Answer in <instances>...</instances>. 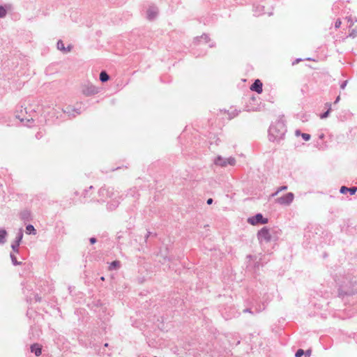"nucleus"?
<instances>
[{
	"mask_svg": "<svg viewBox=\"0 0 357 357\" xmlns=\"http://www.w3.org/2000/svg\"><path fill=\"white\" fill-rule=\"evenodd\" d=\"M258 240L261 242L268 243L271 240V234L270 231L266 227H263L261 230H259L257 233Z\"/></svg>",
	"mask_w": 357,
	"mask_h": 357,
	"instance_id": "obj_4",
	"label": "nucleus"
},
{
	"mask_svg": "<svg viewBox=\"0 0 357 357\" xmlns=\"http://www.w3.org/2000/svg\"><path fill=\"white\" fill-rule=\"evenodd\" d=\"M158 15V8L155 6H150L146 10L147 19L149 20H155Z\"/></svg>",
	"mask_w": 357,
	"mask_h": 357,
	"instance_id": "obj_7",
	"label": "nucleus"
},
{
	"mask_svg": "<svg viewBox=\"0 0 357 357\" xmlns=\"http://www.w3.org/2000/svg\"><path fill=\"white\" fill-rule=\"evenodd\" d=\"M306 356L310 357L311 355V350L308 349L305 352H304Z\"/></svg>",
	"mask_w": 357,
	"mask_h": 357,
	"instance_id": "obj_28",
	"label": "nucleus"
},
{
	"mask_svg": "<svg viewBox=\"0 0 357 357\" xmlns=\"http://www.w3.org/2000/svg\"><path fill=\"white\" fill-rule=\"evenodd\" d=\"M330 109H328L326 112H324L323 114H321V119L327 118L328 116V115H329Z\"/></svg>",
	"mask_w": 357,
	"mask_h": 357,
	"instance_id": "obj_26",
	"label": "nucleus"
},
{
	"mask_svg": "<svg viewBox=\"0 0 357 357\" xmlns=\"http://www.w3.org/2000/svg\"><path fill=\"white\" fill-rule=\"evenodd\" d=\"M7 235V232L5 229H0V243H5V238Z\"/></svg>",
	"mask_w": 357,
	"mask_h": 357,
	"instance_id": "obj_15",
	"label": "nucleus"
},
{
	"mask_svg": "<svg viewBox=\"0 0 357 357\" xmlns=\"http://www.w3.org/2000/svg\"><path fill=\"white\" fill-rule=\"evenodd\" d=\"M6 15V8L2 6H0V18H2V17H4Z\"/></svg>",
	"mask_w": 357,
	"mask_h": 357,
	"instance_id": "obj_17",
	"label": "nucleus"
},
{
	"mask_svg": "<svg viewBox=\"0 0 357 357\" xmlns=\"http://www.w3.org/2000/svg\"><path fill=\"white\" fill-rule=\"evenodd\" d=\"M337 284L340 286V292L342 294H352L354 291L352 290L353 283L351 281L347 280H338L337 281Z\"/></svg>",
	"mask_w": 357,
	"mask_h": 357,
	"instance_id": "obj_2",
	"label": "nucleus"
},
{
	"mask_svg": "<svg viewBox=\"0 0 357 357\" xmlns=\"http://www.w3.org/2000/svg\"><path fill=\"white\" fill-rule=\"evenodd\" d=\"M22 237H23V234H22V230H20V231H19L18 236H17V238H16L15 241H16L17 243H20V242H21V241H22Z\"/></svg>",
	"mask_w": 357,
	"mask_h": 357,
	"instance_id": "obj_19",
	"label": "nucleus"
},
{
	"mask_svg": "<svg viewBox=\"0 0 357 357\" xmlns=\"http://www.w3.org/2000/svg\"><path fill=\"white\" fill-rule=\"evenodd\" d=\"M304 354V351L303 349H298L296 354H295V356L296 357H301Z\"/></svg>",
	"mask_w": 357,
	"mask_h": 357,
	"instance_id": "obj_24",
	"label": "nucleus"
},
{
	"mask_svg": "<svg viewBox=\"0 0 357 357\" xmlns=\"http://www.w3.org/2000/svg\"><path fill=\"white\" fill-rule=\"evenodd\" d=\"M10 256V258H11V260H12V262H13V264L14 265H18V264H20V262H18V261H17V259H16V257L15 256V255H13V254H12V253H11Z\"/></svg>",
	"mask_w": 357,
	"mask_h": 357,
	"instance_id": "obj_20",
	"label": "nucleus"
},
{
	"mask_svg": "<svg viewBox=\"0 0 357 357\" xmlns=\"http://www.w3.org/2000/svg\"><path fill=\"white\" fill-rule=\"evenodd\" d=\"M244 312H250V310L249 309H245L243 310Z\"/></svg>",
	"mask_w": 357,
	"mask_h": 357,
	"instance_id": "obj_35",
	"label": "nucleus"
},
{
	"mask_svg": "<svg viewBox=\"0 0 357 357\" xmlns=\"http://www.w3.org/2000/svg\"><path fill=\"white\" fill-rule=\"evenodd\" d=\"M29 212L25 211L21 213V217L22 219H27L29 217Z\"/></svg>",
	"mask_w": 357,
	"mask_h": 357,
	"instance_id": "obj_22",
	"label": "nucleus"
},
{
	"mask_svg": "<svg viewBox=\"0 0 357 357\" xmlns=\"http://www.w3.org/2000/svg\"><path fill=\"white\" fill-rule=\"evenodd\" d=\"M347 84V81H344V82L341 84V86H340L341 89H344L345 88V86H346Z\"/></svg>",
	"mask_w": 357,
	"mask_h": 357,
	"instance_id": "obj_29",
	"label": "nucleus"
},
{
	"mask_svg": "<svg viewBox=\"0 0 357 357\" xmlns=\"http://www.w3.org/2000/svg\"><path fill=\"white\" fill-rule=\"evenodd\" d=\"M90 242H91V243L93 244L96 242V239L95 238H91Z\"/></svg>",
	"mask_w": 357,
	"mask_h": 357,
	"instance_id": "obj_32",
	"label": "nucleus"
},
{
	"mask_svg": "<svg viewBox=\"0 0 357 357\" xmlns=\"http://www.w3.org/2000/svg\"><path fill=\"white\" fill-rule=\"evenodd\" d=\"M356 191H357V188H356V187L349 188L345 186H342L340 188V192L342 194L345 193L346 192H349V193L352 195H354Z\"/></svg>",
	"mask_w": 357,
	"mask_h": 357,
	"instance_id": "obj_11",
	"label": "nucleus"
},
{
	"mask_svg": "<svg viewBox=\"0 0 357 357\" xmlns=\"http://www.w3.org/2000/svg\"><path fill=\"white\" fill-rule=\"evenodd\" d=\"M120 268V261H114L109 266V270H116Z\"/></svg>",
	"mask_w": 357,
	"mask_h": 357,
	"instance_id": "obj_13",
	"label": "nucleus"
},
{
	"mask_svg": "<svg viewBox=\"0 0 357 357\" xmlns=\"http://www.w3.org/2000/svg\"><path fill=\"white\" fill-rule=\"evenodd\" d=\"M294 195L292 192H288L282 197H278L276 202L281 205H289L294 200Z\"/></svg>",
	"mask_w": 357,
	"mask_h": 357,
	"instance_id": "obj_6",
	"label": "nucleus"
},
{
	"mask_svg": "<svg viewBox=\"0 0 357 357\" xmlns=\"http://www.w3.org/2000/svg\"><path fill=\"white\" fill-rule=\"evenodd\" d=\"M248 222L252 225H256L257 224H266L268 219L264 218L261 213H257L255 216L250 217L248 219Z\"/></svg>",
	"mask_w": 357,
	"mask_h": 357,
	"instance_id": "obj_5",
	"label": "nucleus"
},
{
	"mask_svg": "<svg viewBox=\"0 0 357 357\" xmlns=\"http://www.w3.org/2000/svg\"><path fill=\"white\" fill-rule=\"evenodd\" d=\"M301 137L302 138L305 140V141H308L310 139V135L309 134H307V133H302L301 134Z\"/></svg>",
	"mask_w": 357,
	"mask_h": 357,
	"instance_id": "obj_23",
	"label": "nucleus"
},
{
	"mask_svg": "<svg viewBox=\"0 0 357 357\" xmlns=\"http://www.w3.org/2000/svg\"><path fill=\"white\" fill-rule=\"evenodd\" d=\"M287 186H286V185L281 186V187H280V188L277 190V191H276L275 193H273V194L272 195V196H273V197H275V196H276V195H277L280 192L283 191V190H287Z\"/></svg>",
	"mask_w": 357,
	"mask_h": 357,
	"instance_id": "obj_18",
	"label": "nucleus"
},
{
	"mask_svg": "<svg viewBox=\"0 0 357 357\" xmlns=\"http://www.w3.org/2000/svg\"><path fill=\"white\" fill-rule=\"evenodd\" d=\"M286 132V128L284 123L278 121L272 124L269 128V139L271 141H278L283 137Z\"/></svg>",
	"mask_w": 357,
	"mask_h": 357,
	"instance_id": "obj_1",
	"label": "nucleus"
},
{
	"mask_svg": "<svg viewBox=\"0 0 357 357\" xmlns=\"http://www.w3.org/2000/svg\"><path fill=\"white\" fill-rule=\"evenodd\" d=\"M339 100H340V96H338V97L336 98V100H335V103H337V102L339 101Z\"/></svg>",
	"mask_w": 357,
	"mask_h": 357,
	"instance_id": "obj_36",
	"label": "nucleus"
},
{
	"mask_svg": "<svg viewBox=\"0 0 357 357\" xmlns=\"http://www.w3.org/2000/svg\"><path fill=\"white\" fill-rule=\"evenodd\" d=\"M82 92L86 96H91L98 93V89L93 84H87L84 86Z\"/></svg>",
	"mask_w": 357,
	"mask_h": 357,
	"instance_id": "obj_8",
	"label": "nucleus"
},
{
	"mask_svg": "<svg viewBox=\"0 0 357 357\" xmlns=\"http://www.w3.org/2000/svg\"><path fill=\"white\" fill-rule=\"evenodd\" d=\"M357 36V30L356 29H352L351 31L349 33V36L352 38H355Z\"/></svg>",
	"mask_w": 357,
	"mask_h": 357,
	"instance_id": "obj_25",
	"label": "nucleus"
},
{
	"mask_svg": "<svg viewBox=\"0 0 357 357\" xmlns=\"http://www.w3.org/2000/svg\"><path fill=\"white\" fill-rule=\"evenodd\" d=\"M212 202H213V199H212L211 198H210V199H208L207 200V204H212Z\"/></svg>",
	"mask_w": 357,
	"mask_h": 357,
	"instance_id": "obj_34",
	"label": "nucleus"
},
{
	"mask_svg": "<svg viewBox=\"0 0 357 357\" xmlns=\"http://www.w3.org/2000/svg\"><path fill=\"white\" fill-rule=\"evenodd\" d=\"M100 280H101L102 281H104V280H105V278H104V277H101V278H100Z\"/></svg>",
	"mask_w": 357,
	"mask_h": 357,
	"instance_id": "obj_37",
	"label": "nucleus"
},
{
	"mask_svg": "<svg viewBox=\"0 0 357 357\" xmlns=\"http://www.w3.org/2000/svg\"><path fill=\"white\" fill-rule=\"evenodd\" d=\"M109 79V75L107 74L105 71H102L100 74V79L102 82H105L108 81Z\"/></svg>",
	"mask_w": 357,
	"mask_h": 357,
	"instance_id": "obj_14",
	"label": "nucleus"
},
{
	"mask_svg": "<svg viewBox=\"0 0 357 357\" xmlns=\"http://www.w3.org/2000/svg\"><path fill=\"white\" fill-rule=\"evenodd\" d=\"M201 38L202 39H204V40H206L207 38H208V36L207 35H203V36H201Z\"/></svg>",
	"mask_w": 357,
	"mask_h": 357,
	"instance_id": "obj_33",
	"label": "nucleus"
},
{
	"mask_svg": "<svg viewBox=\"0 0 357 357\" xmlns=\"http://www.w3.org/2000/svg\"><path fill=\"white\" fill-rule=\"evenodd\" d=\"M214 163L216 165L220 166V167H226L227 165L234 166L236 164V160L233 157H229L228 158H225L221 156H218L215 160Z\"/></svg>",
	"mask_w": 357,
	"mask_h": 357,
	"instance_id": "obj_3",
	"label": "nucleus"
},
{
	"mask_svg": "<svg viewBox=\"0 0 357 357\" xmlns=\"http://www.w3.org/2000/svg\"><path fill=\"white\" fill-rule=\"evenodd\" d=\"M57 49L60 51H62L65 53H67V52H70L71 51V49H72V46L71 45H68L67 47H66L64 46V44L63 43V41L61 40H59L58 42H57Z\"/></svg>",
	"mask_w": 357,
	"mask_h": 357,
	"instance_id": "obj_10",
	"label": "nucleus"
},
{
	"mask_svg": "<svg viewBox=\"0 0 357 357\" xmlns=\"http://www.w3.org/2000/svg\"><path fill=\"white\" fill-rule=\"evenodd\" d=\"M301 134H302V133L301 132V131H300L299 130H296L295 131V135H296V136H300V135H301Z\"/></svg>",
	"mask_w": 357,
	"mask_h": 357,
	"instance_id": "obj_30",
	"label": "nucleus"
},
{
	"mask_svg": "<svg viewBox=\"0 0 357 357\" xmlns=\"http://www.w3.org/2000/svg\"><path fill=\"white\" fill-rule=\"evenodd\" d=\"M26 231L27 234L33 233V234H36V229L33 227V226L31 225H29L26 226Z\"/></svg>",
	"mask_w": 357,
	"mask_h": 357,
	"instance_id": "obj_16",
	"label": "nucleus"
},
{
	"mask_svg": "<svg viewBox=\"0 0 357 357\" xmlns=\"http://www.w3.org/2000/svg\"><path fill=\"white\" fill-rule=\"evenodd\" d=\"M262 83L259 79H256L250 87L252 91H255L258 93L262 92Z\"/></svg>",
	"mask_w": 357,
	"mask_h": 357,
	"instance_id": "obj_9",
	"label": "nucleus"
},
{
	"mask_svg": "<svg viewBox=\"0 0 357 357\" xmlns=\"http://www.w3.org/2000/svg\"><path fill=\"white\" fill-rule=\"evenodd\" d=\"M341 24H342L341 20H337L335 22V27L336 29L340 28V26H341Z\"/></svg>",
	"mask_w": 357,
	"mask_h": 357,
	"instance_id": "obj_27",
	"label": "nucleus"
},
{
	"mask_svg": "<svg viewBox=\"0 0 357 357\" xmlns=\"http://www.w3.org/2000/svg\"><path fill=\"white\" fill-rule=\"evenodd\" d=\"M347 19L348 22H351V24H350L351 26L354 24V22H353L351 17H347Z\"/></svg>",
	"mask_w": 357,
	"mask_h": 357,
	"instance_id": "obj_31",
	"label": "nucleus"
},
{
	"mask_svg": "<svg viewBox=\"0 0 357 357\" xmlns=\"http://www.w3.org/2000/svg\"><path fill=\"white\" fill-rule=\"evenodd\" d=\"M31 352H34L37 356L41 354V347L38 344H34L31 345Z\"/></svg>",
	"mask_w": 357,
	"mask_h": 357,
	"instance_id": "obj_12",
	"label": "nucleus"
},
{
	"mask_svg": "<svg viewBox=\"0 0 357 357\" xmlns=\"http://www.w3.org/2000/svg\"><path fill=\"white\" fill-rule=\"evenodd\" d=\"M19 245H20V243H17L16 241H15V242L12 244L11 247H12V249H13L15 252H18V247H19Z\"/></svg>",
	"mask_w": 357,
	"mask_h": 357,
	"instance_id": "obj_21",
	"label": "nucleus"
}]
</instances>
